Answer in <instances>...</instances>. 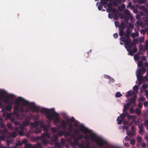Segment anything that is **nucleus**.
Here are the masks:
<instances>
[{
	"mask_svg": "<svg viewBox=\"0 0 148 148\" xmlns=\"http://www.w3.org/2000/svg\"><path fill=\"white\" fill-rule=\"evenodd\" d=\"M138 79V82L140 84L142 83L144 81V77L143 76H142V77L140 76V77Z\"/></svg>",
	"mask_w": 148,
	"mask_h": 148,
	"instance_id": "30",
	"label": "nucleus"
},
{
	"mask_svg": "<svg viewBox=\"0 0 148 148\" xmlns=\"http://www.w3.org/2000/svg\"><path fill=\"white\" fill-rule=\"evenodd\" d=\"M120 17L121 18H124L125 21H127L130 18L131 20L133 18L132 15L131 14L130 12L127 9H126L124 14L120 15Z\"/></svg>",
	"mask_w": 148,
	"mask_h": 148,
	"instance_id": "6",
	"label": "nucleus"
},
{
	"mask_svg": "<svg viewBox=\"0 0 148 148\" xmlns=\"http://www.w3.org/2000/svg\"><path fill=\"white\" fill-rule=\"evenodd\" d=\"M130 144L132 145H134L135 144V139H133L131 140L130 141Z\"/></svg>",
	"mask_w": 148,
	"mask_h": 148,
	"instance_id": "56",
	"label": "nucleus"
},
{
	"mask_svg": "<svg viewBox=\"0 0 148 148\" xmlns=\"http://www.w3.org/2000/svg\"><path fill=\"white\" fill-rule=\"evenodd\" d=\"M32 145L30 143H26L25 144L24 148H31Z\"/></svg>",
	"mask_w": 148,
	"mask_h": 148,
	"instance_id": "42",
	"label": "nucleus"
},
{
	"mask_svg": "<svg viewBox=\"0 0 148 148\" xmlns=\"http://www.w3.org/2000/svg\"><path fill=\"white\" fill-rule=\"evenodd\" d=\"M7 126L8 128L11 130L13 129V127L12 126L11 124L10 123H8L7 124Z\"/></svg>",
	"mask_w": 148,
	"mask_h": 148,
	"instance_id": "47",
	"label": "nucleus"
},
{
	"mask_svg": "<svg viewBox=\"0 0 148 148\" xmlns=\"http://www.w3.org/2000/svg\"><path fill=\"white\" fill-rule=\"evenodd\" d=\"M3 121L0 123V127L1 128H3L5 127V125L3 123Z\"/></svg>",
	"mask_w": 148,
	"mask_h": 148,
	"instance_id": "49",
	"label": "nucleus"
},
{
	"mask_svg": "<svg viewBox=\"0 0 148 148\" xmlns=\"http://www.w3.org/2000/svg\"><path fill=\"white\" fill-rule=\"evenodd\" d=\"M75 118L73 117H72L71 119H66V121L69 123L71 121H72L73 122H75Z\"/></svg>",
	"mask_w": 148,
	"mask_h": 148,
	"instance_id": "41",
	"label": "nucleus"
},
{
	"mask_svg": "<svg viewBox=\"0 0 148 148\" xmlns=\"http://www.w3.org/2000/svg\"><path fill=\"white\" fill-rule=\"evenodd\" d=\"M14 97V96L12 94H9L7 96H5L4 97L1 98L3 99V101L7 104L5 107V108L8 111H10L12 109V106L13 102L12 101H10V100H12Z\"/></svg>",
	"mask_w": 148,
	"mask_h": 148,
	"instance_id": "3",
	"label": "nucleus"
},
{
	"mask_svg": "<svg viewBox=\"0 0 148 148\" xmlns=\"http://www.w3.org/2000/svg\"><path fill=\"white\" fill-rule=\"evenodd\" d=\"M140 7V8L143 10L146 14H148V10L144 6H141Z\"/></svg>",
	"mask_w": 148,
	"mask_h": 148,
	"instance_id": "27",
	"label": "nucleus"
},
{
	"mask_svg": "<svg viewBox=\"0 0 148 148\" xmlns=\"http://www.w3.org/2000/svg\"><path fill=\"white\" fill-rule=\"evenodd\" d=\"M32 110L36 112H40V108L37 106H31Z\"/></svg>",
	"mask_w": 148,
	"mask_h": 148,
	"instance_id": "17",
	"label": "nucleus"
},
{
	"mask_svg": "<svg viewBox=\"0 0 148 148\" xmlns=\"http://www.w3.org/2000/svg\"><path fill=\"white\" fill-rule=\"evenodd\" d=\"M135 113L138 115H139L140 114L141 112L139 109L137 108L136 110Z\"/></svg>",
	"mask_w": 148,
	"mask_h": 148,
	"instance_id": "45",
	"label": "nucleus"
},
{
	"mask_svg": "<svg viewBox=\"0 0 148 148\" xmlns=\"http://www.w3.org/2000/svg\"><path fill=\"white\" fill-rule=\"evenodd\" d=\"M65 133L66 131L65 130H64L63 131H60L59 132H58L56 134L58 137H59L62 136L64 134H65Z\"/></svg>",
	"mask_w": 148,
	"mask_h": 148,
	"instance_id": "22",
	"label": "nucleus"
},
{
	"mask_svg": "<svg viewBox=\"0 0 148 148\" xmlns=\"http://www.w3.org/2000/svg\"><path fill=\"white\" fill-rule=\"evenodd\" d=\"M138 40L136 39H134L133 40L132 42L130 43H129L127 45V49L128 48H131L133 46H135L136 44L137 43Z\"/></svg>",
	"mask_w": 148,
	"mask_h": 148,
	"instance_id": "10",
	"label": "nucleus"
},
{
	"mask_svg": "<svg viewBox=\"0 0 148 148\" xmlns=\"http://www.w3.org/2000/svg\"><path fill=\"white\" fill-rule=\"evenodd\" d=\"M22 124H23L24 126H27L29 125L27 121H24L23 122Z\"/></svg>",
	"mask_w": 148,
	"mask_h": 148,
	"instance_id": "61",
	"label": "nucleus"
},
{
	"mask_svg": "<svg viewBox=\"0 0 148 148\" xmlns=\"http://www.w3.org/2000/svg\"><path fill=\"white\" fill-rule=\"evenodd\" d=\"M78 138L76 137L74 138L73 144L74 146H75L77 145L78 143Z\"/></svg>",
	"mask_w": 148,
	"mask_h": 148,
	"instance_id": "32",
	"label": "nucleus"
},
{
	"mask_svg": "<svg viewBox=\"0 0 148 148\" xmlns=\"http://www.w3.org/2000/svg\"><path fill=\"white\" fill-rule=\"evenodd\" d=\"M45 138L47 139H50V136L49 133L48 132H45L43 133L42 134L41 136L39 137V138L40 139H41L42 138Z\"/></svg>",
	"mask_w": 148,
	"mask_h": 148,
	"instance_id": "8",
	"label": "nucleus"
},
{
	"mask_svg": "<svg viewBox=\"0 0 148 148\" xmlns=\"http://www.w3.org/2000/svg\"><path fill=\"white\" fill-rule=\"evenodd\" d=\"M130 106V104L129 103H128L126 105H124L123 106V112H125V111L128 109Z\"/></svg>",
	"mask_w": 148,
	"mask_h": 148,
	"instance_id": "21",
	"label": "nucleus"
},
{
	"mask_svg": "<svg viewBox=\"0 0 148 148\" xmlns=\"http://www.w3.org/2000/svg\"><path fill=\"white\" fill-rule=\"evenodd\" d=\"M42 143L44 144L45 146H46L48 143V141L47 139L44 138H42Z\"/></svg>",
	"mask_w": 148,
	"mask_h": 148,
	"instance_id": "29",
	"label": "nucleus"
},
{
	"mask_svg": "<svg viewBox=\"0 0 148 148\" xmlns=\"http://www.w3.org/2000/svg\"><path fill=\"white\" fill-rule=\"evenodd\" d=\"M127 114H126V117H127L128 120H129L130 119H136V117L135 116H132L129 114L127 112Z\"/></svg>",
	"mask_w": 148,
	"mask_h": 148,
	"instance_id": "24",
	"label": "nucleus"
},
{
	"mask_svg": "<svg viewBox=\"0 0 148 148\" xmlns=\"http://www.w3.org/2000/svg\"><path fill=\"white\" fill-rule=\"evenodd\" d=\"M148 87V85L147 84H143L142 86V87L143 88V89H146Z\"/></svg>",
	"mask_w": 148,
	"mask_h": 148,
	"instance_id": "58",
	"label": "nucleus"
},
{
	"mask_svg": "<svg viewBox=\"0 0 148 148\" xmlns=\"http://www.w3.org/2000/svg\"><path fill=\"white\" fill-rule=\"evenodd\" d=\"M16 132H14L11 133L10 134V136L12 138L16 137L17 136V134Z\"/></svg>",
	"mask_w": 148,
	"mask_h": 148,
	"instance_id": "36",
	"label": "nucleus"
},
{
	"mask_svg": "<svg viewBox=\"0 0 148 148\" xmlns=\"http://www.w3.org/2000/svg\"><path fill=\"white\" fill-rule=\"evenodd\" d=\"M127 8H130L131 9H134V6L133 5H132V3L130 2H129L128 4L127 5Z\"/></svg>",
	"mask_w": 148,
	"mask_h": 148,
	"instance_id": "35",
	"label": "nucleus"
},
{
	"mask_svg": "<svg viewBox=\"0 0 148 148\" xmlns=\"http://www.w3.org/2000/svg\"><path fill=\"white\" fill-rule=\"evenodd\" d=\"M67 123L64 120H62L60 125L59 126V127L62 128L65 130L66 129V125Z\"/></svg>",
	"mask_w": 148,
	"mask_h": 148,
	"instance_id": "11",
	"label": "nucleus"
},
{
	"mask_svg": "<svg viewBox=\"0 0 148 148\" xmlns=\"http://www.w3.org/2000/svg\"><path fill=\"white\" fill-rule=\"evenodd\" d=\"M134 94V92L133 91H129L127 92V94L125 96L128 97L132 96Z\"/></svg>",
	"mask_w": 148,
	"mask_h": 148,
	"instance_id": "26",
	"label": "nucleus"
},
{
	"mask_svg": "<svg viewBox=\"0 0 148 148\" xmlns=\"http://www.w3.org/2000/svg\"><path fill=\"white\" fill-rule=\"evenodd\" d=\"M95 134L94 133H92L89 136L86 134L85 136L83 137V138L87 141L90 139L91 141L95 142L99 146H103L104 145L103 142H105V141L101 138H97L96 140L95 138Z\"/></svg>",
	"mask_w": 148,
	"mask_h": 148,
	"instance_id": "2",
	"label": "nucleus"
},
{
	"mask_svg": "<svg viewBox=\"0 0 148 148\" xmlns=\"http://www.w3.org/2000/svg\"><path fill=\"white\" fill-rule=\"evenodd\" d=\"M120 40L121 41L123 42H125V41L126 38L125 37H124L123 36H121V37L120 38Z\"/></svg>",
	"mask_w": 148,
	"mask_h": 148,
	"instance_id": "60",
	"label": "nucleus"
},
{
	"mask_svg": "<svg viewBox=\"0 0 148 148\" xmlns=\"http://www.w3.org/2000/svg\"><path fill=\"white\" fill-rule=\"evenodd\" d=\"M138 99L140 101H143L145 100V99L144 97H142L139 98Z\"/></svg>",
	"mask_w": 148,
	"mask_h": 148,
	"instance_id": "64",
	"label": "nucleus"
},
{
	"mask_svg": "<svg viewBox=\"0 0 148 148\" xmlns=\"http://www.w3.org/2000/svg\"><path fill=\"white\" fill-rule=\"evenodd\" d=\"M78 146L80 148H83L84 147V143L81 142L80 143H78L77 144Z\"/></svg>",
	"mask_w": 148,
	"mask_h": 148,
	"instance_id": "43",
	"label": "nucleus"
},
{
	"mask_svg": "<svg viewBox=\"0 0 148 148\" xmlns=\"http://www.w3.org/2000/svg\"><path fill=\"white\" fill-rule=\"evenodd\" d=\"M58 129L55 128V127H52L51 128V131L53 133V134L55 133L56 132H58Z\"/></svg>",
	"mask_w": 148,
	"mask_h": 148,
	"instance_id": "33",
	"label": "nucleus"
},
{
	"mask_svg": "<svg viewBox=\"0 0 148 148\" xmlns=\"http://www.w3.org/2000/svg\"><path fill=\"white\" fill-rule=\"evenodd\" d=\"M106 11L108 12H112L114 15L117 14L118 13V11L116 10L115 8H112V5L110 3L108 4V8L106 9Z\"/></svg>",
	"mask_w": 148,
	"mask_h": 148,
	"instance_id": "7",
	"label": "nucleus"
},
{
	"mask_svg": "<svg viewBox=\"0 0 148 148\" xmlns=\"http://www.w3.org/2000/svg\"><path fill=\"white\" fill-rule=\"evenodd\" d=\"M3 114L2 116L3 117H6L7 118H9L11 117V114L8 113L7 111L5 110H3Z\"/></svg>",
	"mask_w": 148,
	"mask_h": 148,
	"instance_id": "13",
	"label": "nucleus"
},
{
	"mask_svg": "<svg viewBox=\"0 0 148 148\" xmlns=\"http://www.w3.org/2000/svg\"><path fill=\"white\" fill-rule=\"evenodd\" d=\"M125 8V6L124 5H122L121 6L118 7V9L120 11H122V10Z\"/></svg>",
	"mask_w": 148,
	"mask_h": 148,
	"instance_id": "40",
	"label": "nucleus"
},
{
	"mask_svg": "<svg viewBox=\"0 0 148 148\" xmlns=\"http://www.w3.org/2000/svg\"><path fill=\"white\" fill-rule=\"evenodd\" d=\"M140 22L138 21H136L135 23V25L136 26V28H135L134 30H135L136 29L139 28V26H140Z\"/></svg>",
	"mask_w": 148,
	"mask_h": 148,
	"instance_id": "38",
	"label": "nucleus"
},
{
	"mask_svg": "<svg viewBox=\"0 0 148 148\" xmlns=\"http://www.w3.org/2000/svg\"><path fill=\"white\" fill-rule=\"evenodd\" d=\"M24 125L23 124H20L19 125V127L22 130H23L25 129Z\"/></svg>",
	"mask_w": 148,
	"mask_h": 148,
	"instance_id": "59",
	"label": "nucleus"
},
{
	"mask_svg": "<svg viewBox=\"0 0 148 148\" xmlns=\"http://www.w3.org/2000/svg\"><path fill=\"white\" fill-rule=\"evenodd\" d=\"M147 15L144 16L143 18V20L145 22H148V14H146Z\"/></svg>",
	"mask_w": 148,
	"mask_h": 148,
	"instance_id": "39",
	"label": "nucleus"
},
{
	"mask_svg": "<svg viewBox=\"0 0 148 148\" xmlns=\"http://www.w3.org/2000/svg\"><path fill=\"white\" fill-rule=\"evenodd\" d=\"M142 74H141L140 73V72H138L137 74V75H136L137 79H138V78H140V76L141 77H142L143 76L141 75Z\"/></svg>",
	"mask_w": 148,
	"mask_h": 148,
	"instance_id": "57",
	"label": "nucleus"
},
{
	"mask_svg": "<svg viewBox=\"0 0 148 148\" xmlns=\"http://www.w3.org/2000/svg\"><path fill=\"white\" fill-rule=\"evenodd\" d=\"M31 148H43L40 143H38L36 145H32Z\"/></svg>",
	"mask_w": 148,
	"mask_h": 148,
	"instance_id": "15",
	"label": "nucleus"
},
{
	"mask_svg": "<svg viewBox=\"0 0 148 148\" xmlns=\"http://www.w3.org/2000/svg\"><path fill=\"white\" fill-rule=\"evenodd\" d=\"M145 71V69L144 67H143L141 70H139V72H140V73H141V72L142 73H144Z\"/></svg>",
	"mask_w": 148,
	"mask_h": 148,
	"instance_id": "62",
	"label": "nucleus"
},
{
	"mask_svg": "<svg viewBox=\"0 0 148 148\" xmlns=\"http://www.w3.org/2000/svg\"><path fill=\"white\" fill-rule=\"evenodd\" d=\"M123 28L121 26L119 27V35L120 36H122L124 35V31H123Z\"/></svg>",
	"mask_w": 148,
	"mask_h": 148,
	"instance_id": "14",
	"label": "nucleus"
},
{
	"mask_svg": "<svg viewBox=\"0 0 148 148\" xmlns=\"http://www.w3.org/2000/svg\"><path fill=\"white\" fill-rule=\"evenodd\" d=\"M138 86L137 85L134 86L133 88V90L135 91L136 93L138 92Z\"/></svg>",
	"mask_w": 148,
	"mask_h": 148,
	"instance_id": "50",
	"label": "nucleus"
},
{
	"mask_svg": "<svg viewBox=\"0 0 148 148\" xmlns=\"http://www.w3.org/2000/svg\"><path fill=\"white\" fill-rule=\"evenodd\" d=\"M131 42V39L130 38H126L125 41L124 42V45L126 48H127V45Z\"/></svg>",
	"mask_w": 148,
	"mask_h": 148,
	"instance_id": "16",
	"label": "nucleus"
},
{
	"mask_svg": "<svg viewBox=\"0 0 148 148\" xmlns=\"http://www.w3.org/2000/svg\"><path fill=\"white\" fill-rule=\"evenodd\" d=\"M139 132L140 134L143 135L144 132V130L143 129H139Z\"/></svg>",
	"mask_w": 148,
	"mask_h": 148,
	"instance_id": "53",
	"label": "nucleus"
},
{
	"mask_svg": "<svg viewBox=\"0 0 148 148\" xmlns=\"http://www.w3.org/2000/svg\"><path fill=\"white\" fill-rule=\"evenodd\" d=\"M101 3L104 8L108 7V4H109L108 1H101Z\"/></svg>",
	"mask_w": 148,
	"mask_h": 148,
	"instance_id": "18",
	"label": "nucleus"
},
{
	"mask_svg": "<svg viewBox=\"0 0 148 148\" xmlns=\"http://www.w3.org/2000/svg\"><path fill=\"white\" fill-rule=\"evenodd\" d=\"M0 132L1 134L5 135V134H7L8 131L7 128L6 127L4 128H3V129L2 130H1L0 131Z\"/></svg>",
	"mask_w": 148,
	"mask_h": 148,
	"instance_id": "20",
	"label": "nucleus"
},
{
	"mask_svg": "<svg viewBox=\"0 0 148 148\" xmlns=\"http://www.w3.org/2000/svg\"><path fill=\"white\" fill-rule=\"evenodd\" d=\"M80 130L85 134L89 132L90 131L89 130L88 128L85 127L84 128H81Z\"/></svg>",
	"mask_w": 148,
	"mask_h": 148,
	"instance_id": "25",
	"label": "nucleus"
},
{
	"mask_svg": "<svg viewBox=\"0 0 148 148\" xmlns=\"http://www.w3.org/2000/svg\"><path fill=\"white\" fill-rule=\"evenodd\" d=\"M136 98V96H134V97L131 98L130 99V103H132V104L134 103L136 101L135 98Z\"/></svg>",
	"mask_w": 148,
	"mask_h": 148,
	"instance_id": "28",
	"label": "nucleus"
},
{
	"mask_svg": "<svg viewBox=\"0 0 148 148\" xmlns=\"http://www.w3.org/2000/svg\"><path fill=\"white\" fill-rule=\"evenodd\" d=\"M139 129H143V124L141 123L140 125H137Z\"/></svg>",
	"mask_w": 148,
	"mask_h": 148,
	"instance_id": "52",
	"label": "nucleus"
},
{
	"mask_svg": "<svg viewBox=\"0 0 148 148\" xmlns=\"http://www.w3.org/2000/svg\"><path fill=\"white\" fill-rule=\"evenodd\" d=\"M69 127V129L70 131H72L73 130V125L70 123L68 125Z\"/></svg>",
	"mask_w": 148,
	"mask_h": 148,
	"instance_id": "48",
	"label": "nucleus"
},
{
	"mask_svg": "<svg viewBox=\"0 0 148 148\" xmlns=\"http://www.w3.org/2000/svg\"><path fill=\"white\" fill-rule=\"evenodd\" d=\"M116 97H119L122 96V94L119 92H117L115 95Z\"/></svg>",
	"mask_w": 148,
	"mask_h": 148,
	"instance_id": "51",
	"label": "nucleus"
},
{
	"mask_svg": "<svg viewBox=\"0 0 148 148\" xmlns=\"http://www.w3.org/2000/svg\"><path fill=\"white\" fill-rule=\"evenodd\" d=\"M133 3H136V2H138V3L140 4H143L146 1H133Z\"/></svg>",
	"mask_w": 148,
	"mask_h": 148,
	"instance_id": "37",
	"label": "nucleus"
},
{
	"mask_svg": "<svg viewBox=\"0 0 148 148\" xmlns=\"http://www.w3.org/2000/svg\"><path fill=\"white\" fill-rule=\"evenodd\" d=\"M96 5H98V9L99 10H100L101 9H102L103 8V6H102L103 5L101 3V2H100V3L99 4V3L98 2H97V3H96Z\"/></svg>",
	"mask_w": 148,
	"mask_h": 148,
	"instance_id": "31",
	"label": "nucleus"
},
{
	"mask_svg": "<svg viewBox=\"0 0 148 148\" xmlns=\"http://www.w3.org/2000/svg\"><path fill=\"white\" fill-rule=\"evenodd\" d=\"M116 1H118L117 2H118L120 3L122 2V1H123V2H124L125 1H108L109 4H108V6L109 4L110 3L112 5V6L113 5L114 6H117L118 4L117 2Z\"/></svg>",
	"mask_w": 148,
	"mask_h": 148,
	"instance_id": "9",
	"label": "nucleus"
},
{
	"mask_svg": "<svg viewBox=\"0 0 148 148\" xmlns=\"http://www.w3.org/2000/svg\"><path fill=\"white\" fill-rule=\"evenodd\" d=\"M40 112L44 114H47L46 115V118L49 120H51L53 117L58 116V114L54 111H51L50 113L49 110L47 108H42L40 109Z\"/></svg>",
	"mask_w": 148,
	"mask_h": 148,
	"instance_id": "5",
	"label": "nucleus"
},
{
	"mask_svg": "<svg viewBox=\"0 0 148 148\" xmlns=\"http://www.w3.org/2000/svg\"><path fill=\"white\" fill-rule=\"evenodd\" d=\"M53 120V122L54 123H58L60 121L59 119V115L58 116L53 117V119L51 120Z\"/></svg>",
	"mask_w": 148,
	"mask_h": 148,
	"instance_id": "19",
	"label": "nucleus"
},
{
	"mask_svg": "<svg viewBox=\"0 0 148 148\" xmlns=\"http://www.w3.org/2000/svg\"><path fill=\"white\" fill-rule=\"evenodd\" d=\"M136 139L138 142L139 143L141 142L142 139L141 136L138 135L136 137Z\"/></svg>",
	"mask_w": 148,
	"mask_h": 148,
	"instance_id": "44",
	"label": "nucleus"
},
{
	"mask_svg": "<svg viewBox=\"0 0 148 148\" xmlns=\"http://www.w3.org/2000/svg\"><path fill=\"white\" fill-rule=\"evenodd\" d=\"M58 136L56 134H53V136L51 138V140L53 142L56 141L58 139Z\"/></svg>",
	"mask_w": 148,
	"mask_h": 148,
	"instance_id": "23",
	"label": "nucleus"
},
{
	"mask_svg": "<svg viewBox=\"0 0 148 148\" xmlns=\"http://www.w3.org/2000/svg\"><path fill=\"white\" fill-rule=\"evenodd\" d=\"M14 130L15 131L18 132V134L20 136H23L25 135V134L23 132V130H21L20 131H19V128L18 127H15Z\"/></svg>",
	"mask_w": 148,
	"mask_h": 148,
	"instance_id": "12",
	"label": "nucleus"
},
{
	"mask_svg": "<svg viewBox=\"0 0 148 148\" xmlns=\"http://www.w3.org/2000/svg\"><path fill=\"white\" fill-rule=\"evenodd\" d=\"M15 105L13 107L14 111V114L17 116L19 115L18 112H29L30 108L29 107L25 108L23 106H31L32 104H34V103H30L20 97L15 100Z\"/></svg>",
	"mask_w": 148,
	"mask_h": 148,
	"instance_id": "1",
	"label": "nucleus"
},
{
	"mask_svg": "<svg viewBox=\"0 0 148 148\" xmlns=\"http://www.w3.org/2000/svg\"><path fill=\"white\" fill-rule=\"evenodd\" d=\"M138 66L140 67H143V62L141 61H139L138 63Z\"/></svg>",
	"mask_w": 148,
	"mask_h": 148,
	"instance_id": "46",
	"label": "nucleus"
},
{
	"mask_svg": "<svg viewBox=\"0 0 148 148\" xmlns=\"http://www.w3.org/2000/svg\"><path fill=\"white\" fill-rule=\"evenodd\" d=\"M127 114V112L125 113H122L121 114L120 117L121 119L123 120H124L125 119V117H126V114Z\"/></svg>",
	"mask_w": 148,
	"mask_h": 148,
	"instance_id": "34",
	"label": "nucleus"
},
{
	"mask_svg": "<svg viewBox=\"0 0 148 148\" xmlns=\"http://www.w3.org/2000/svg\"><path fill=\"white\" fill-rule=\"evenodd\" d=\"M33 127L31 130V133H34L36 134L40 133L42 131V128L43 129V131L45 132H48V125H42L41 127L36 124H33Z\"/></svg>",
	"mask_w": 148,
	"mask_h": 148,
	"instance_id": "4",
	"label": "nucleus"
},
{
	"mask_svg": "<svg viewBox=\"0 0 148 148\" xmlns=\"http://www.w3.org/2000/svg\"><path fill=\"white\" fill-rule=\"evenodd\" d=\"M144 125L146 126H148V119L144 121Z\"/></svg>",
	"mask_w": 148,
	"mask_h": 148,
	"instance_id": "63",
	"label": "nucleus"
},
{
	"mask_svg": "<svg viewBox=\"0 0 148 148\" xmlns=\"http://www.w3.org/2000/svg\"><path fill=\"white\" fill-rule=\"evenodd\" d=\"M114 24L115 26L116 27H120L119 23L118 21H115Z\"/></svg>",
	"mask_w": 148,
	"mask_h": 148,
	"instance_id": "55",
	"label": "nucleus"
},
{
	"mask_svg": "<svg viewBox=\"0 0 148 148\" xmlns=\"http://www.w3.org/2000/svg\"><path fill=\"white\" fill-rule=\"evenodd\" d=\"M5 135L3 134H1V136H0V140H4L5 138Z\"/></svg>",
	"mask_w": 148,
	"mask_h": 148,
	"instance_id": "54",
	"label": "nucleus"
}]
</instances>
